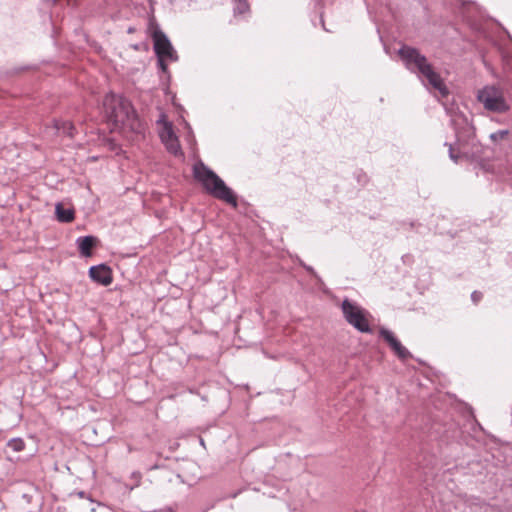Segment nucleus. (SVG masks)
Returning <instances> with one entry per match:
<instances>
[{
	"mask_svg": "<svg viewBox=\"0 0 512 512\" xmlns=\"http://www.w3.org/2000/svg\"><path fill=\"white\" fill-rule=\"evenodd\" d=\"M89 276L103 286H108L113 281L112 270L105 264L90 267Z\"/></svg>",
	"mask_w": 512,
	"mask_h": 512,
	"instance_id": "obj_8",
	"label": "nucleus"
},
{
	"mask_svg": "<svg viewBox=\"0 0 512 512\" xmlns=\"http://www.w3.org/2000/svg\"><path fill=\"white\" fill-rule=\"evenodd\" d=\"M53 127L69 137H74V132L76 131L74 124L68 120L54 119Z\"/></svg>",
	"mask_w": 512,
	"mask_h": 512,
	"instance_id": "obj_12",
	"label": "nucleus"
},
{
	"mask_svg": "<svg viewBox=\"0 0 512 512\" xmlns=\"http://www.w3.org/2000/svg\"><path fill=\"white\" fill-rule=\"evenodd\" d=\"M152 39L157 58H167L170 61H176L178 59L177 53L170 40L162 30L155 28L152 33Z\"/></svg>",
	"mask_w": 512,
	"mask_h": 512,
	"instance_id": "obj_6",
	"label": "nucleus"
},
{
	"mask_svg": "<svg viewBox=\"0 0 512 512\" xmlns=\"http://www.w3.org/2000/svg\"><path fill=\"white\" fill-rule=\"evenodd\" d=\"M160 136L167 150L170 153L178 155L181 152V147L178 138L174 134L170 123L165 124L164 129L161 132Z\"/></svg>",
	"mask_w": 512,
	"mask_h": 512,
	"instance_id": "obj_9",
	"label": "nucleus"
},
{
	"mask_svg": "<svg viewBox=\"0 0 512 512\" xmlns=\"http://www.w3.org/2000/svg\"><path fill=\"white\" fill-rule=\"evenodd\" d=\"M165 60H168L167 58H158V66L159 68L163 71V72H166L167 71V64L165 62Z\"/></svg>",
	"mask_w": 512,
	"mask_h": 512,
	"instance_id": "obj_18",
	"label": "nucleus"
},
{
	"mask_svg": "<svg viewBox=\"0 0 512 512\" xmlns=\"http://www.w3.org/2000/svg\"><path fill=\"white\" fill-rule=\"evenodd\" d=\"M380 336L387 342L389 347L397 355L400 360L411 358L412 355L406 347L396 338V336L388 329L381 328L379 331Z\"/></svg>",
	"mask_w": 512,
	"mask_h": 512,
	"instance_id": "obj_7",
	"label": "nucleus"
},
{
	"mask_svg": "<svg viewBox=\"0 0 512 512\" xmlns=\"http://www.w3.org/2000/svg\"><path fill=\"white\" fill-rule=\"evenodd\" d=\"M445 145L448 146L450 159L457 163L460 158V155L455 152V148L452 144L445 143Z\"/></svg>",
	"mask_w": 512,
	"mask_h": 512,
	"instance_id": "obj_15",
	"label": "nucleus"
},
{
	"mask_svg": "<svg viewBox=\"0 0 512 512\" xmlns=\"http://www.w3.org/2000/svg\"><path fill=\"white\" fill-rule=\"evenodd\" d=\"M341 309L345 320L350 325L362 333L371 332L369 321L367 319L368 312L362 307L346 298L341 304Z\"/></svg>",
	"mask_w": 512,
	"mask_h": 512,
	"instance_id": "obj_5",
	"label": "nucleus"
},
{
	"mask_svg": "<svg viewBox=\"0 0 512 512\" xmlns=\"http://www.w3.org/2000/svg\"><path fill=\"white\" fill-rule=\"evenodd\" d=\"M106 118L114 125H124L135 132H140L142 124L131 102L121 95L108 93L103 99Z\"/></svg>",
	"mask_w": 512,
	"mask_h": 512,
	"instance_id": "obj_2",
	"label": "nucleus"
},
{
	"mask_svg": "<svg viewBox=\"0 0 512 512\" xmlns=\"http://www.w3.org/2000/svg\"><path fill=\"white\" fill-rule=\"evenodd\" d=\"M235 1V7H234V13L235 14H245L249 10V4L246 0H234Z\"/></svg>",
	"mask_w": 512,
	"mask_h": 512,
	"instance_id": "obj_14",
	"label": "nucleus"
},
{
	"mask_svg": "<svg viewBox=\"0 0 512 512\" xmlns=\"http://www.w3.org/2000/svg\"><path fill=\"white\" fill-rule=\"evenodd\" d=\"M478 101L488 111L495 113H505L510 109L509 104L504 98L503 91L496 86H485L478 91Z\"/></svg>",
	"mask_w": 512,
	"mask_h": 512,
	"instance_id": "obj_4",
	"label": "nucleus"
},
{
	"mask_svg": "<svg viewBox=\"0 0 512 512\" xmlns=\"http://www.w3.org/2000/svg\"><path fill=\"white\" fill-rule=\"evenodd\" d=\"M507 135H508V130H499L495 133H492L490 137L492 140L497 141V140H502V139L506 138Z\"/></svg>",
	"mask_w": 512,
	"mask_h": 512,
	"instance_id": "obj_16",
	"label": "nucleus"
},
{
	"mask_svg": "<svg viewBox=\"0 0 512 512\" xmlns=\"http://www.w3.org/2000/svg\"><path fill=\"white\" fill-rule=\"evenodd\" d=\"M193 173L195 179L202 184L207 193L234 207L237 206V199L233 191L206 165L202 162L194 165Z\"/></svg>",
	"mask_w": 512,
	"mask_h": 512,
	"instance_id": "obj_3",
	"label": "nucleus"
},
{
	"mask_svg": "<svg viewBox=\"0 0 512 512\" xmlns=\"http://www.w3.org/2000/svg\"><path fill=\"white\" fill-rule=\"evenodd\" d=\"M7 445L15 452H20L25 448V442L20 438H14L9 440Z\"/></svg>",
	"mask_w": 512,
	"mask_h": 512,
	"instance_id": "obj_13",
	"label": "nucleus"
},
{
	"mask_svg": "<svg viewBox=\"0 0 512 512\" xmlns=\"http://www.w3.org/2000/svg\"><path fill=\"white\" fill-rule=\"evenodd\" d=\"M57 220L62 223H69L74 220V210L65 208L63 204L57 203L55 207Z\"/></svg>",
	"mask_w": 512,
	"mask_h": 512,
	"instance_id": "obj_11",
	"label": "nucleus"
},
{
	"mask_svg": "<svg viewBox=\"0 0 512 512\" xmlns=\"http://www.w3.org/2000/svg\"><path fill=\"white\" fill-rule=\"evenodd\" d=\"M398 55L404 62L406 68L418 75L423 83L427 82L433 89L437 90L442 96H447L449 91L444 84L441 76L437 73L427 58L420 51L411 46L403 45L398 50Z\"/></svg>",
	"mask_w": 512,
	"mask_h": 512,
	"instance_id": "obj_1",
	"label": "nucleus"
},
{
	"mask_svg": "<svg viewBox=\"0 0 512 512\" xmlns=\"http://www.w3.org/2000/svg\"><path fill=\"white\" fill-rule=\"evenodd\" d=\"M76 242L81 255L89 257L92 255V248L97 243V238L94 236H84L79 237Z\"/></svg>",
	"mask_w": 512,
	"mask_h": 512,
	"instance_id": "obj_10",
	"label": "nucleus"
},
{
	"mask_svg": "<svg viewBox=\"0 0 512 512\" xmlns=\"http://www.w3.org/2000/svg\"><path fill=\"white\" fill-rule=\"evenodd\" d=\"M483 294L479 291H473L471 294V300L474 304H478L482 300Z\"/></svg>",
	"mask_w": 512,
	"mask_h": 512,
	"instance_id": "obj_17",
	"label": "nucleus"
}]
</instances>
